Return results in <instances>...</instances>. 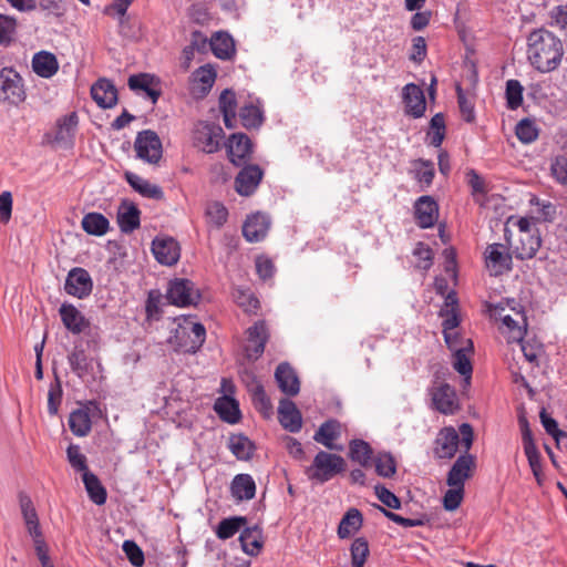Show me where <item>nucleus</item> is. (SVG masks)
<instances>
[{"label":"nucleus","instance_id":"680f3d73","mask_svg":"<svg viewBox=\"0 0 567 567\" xmlns=\"http://www.w3.org/2000/svg\"><path fill=\"white\" fill-rule=\"evenodd\" d=\"M464 488L458 486H450L443 497V506L446 511H455L462 503Z\"/></svg>","mask_w":567,"mask_h":567},{"label":"nucleus","instance_id":"09e8293b","mask_svg":"<svg viewBox=\"0 0 567 567\" xmlns=\"http://www.w3.org/2000/svg\"><path fill=\"white\" fill-rule=\"evenodd\" d=\"M468 185L472 188L474 200L481 206H485L487 202L486 184L475 171H471L468 174Z\"/></svg>","mask_w":567,"mask_h":567},{"label":"nucleus","instance_id":"49530a36","mask_svg":"<svg viewBox=\"0 0 567 567\" xmlns=\"http://www.w3.org/2000/svg\"><path fill=\"white\" fill-rule=\"evenodd\" d=\"M352 567H363L369 557V543L364 537H357L350 547Z\"/></svg>","mask_w":567,"mask_h":567},{"label":"nucleus","instance_id":"338daca9","mask_svg":"<svg viewBox=\"0 0 567 567\" xmlns=\"http://www.w3.org/2000/svg\"><path fill=\"white\" fill-rule=\"evenodd\" d=\"M62 399V389L59 380L54 384L50 385L48 393V412L51 415H55L59 411V405Z\"/></svg>","mask_w":567,"mask_h":567},{"label":"nucleus","instance_id":"393cba45","mask_svg":"<svg viewBox=\"0 0 567 567\" xmlns=\"http://www.w3.org/2000/svg\"><path fill=\"white\" fill-rule=\"evenodd\" d=\"M542 245L540 235L538 234H526L518 236L515 244L512 245L513 252L517 259L526 260L532 259L538 251Z\"/></svg>","mask_w":567,"mask_h":567},{"label":"nucleus","instance_id":"0e129e2a","mask_svg":"<svg viewBox=\"0 0 567 567\" xmlns=\"http://www.w3.org/2000/svg\"><path fill=\"white\" fill-rule=\"evenodd\" d=\"M122 548L133 566L141 567L144 564V554L135 542L125 540Z\"/></svg>","mask_w":567,"mask_h":567},{"label":"nucleus","instance_id":"de8ad7c7","mask_svg":"<svg viewBox=\"0 0 567 567\" xmlns=\"http://www.w3.org/2000/svg\"><path fill=\"white\" fill-rule=\"evenodd\" d=\"M517 138L524 144H530L538 137V130L532 120H520L515 128Z\"/></svg>","mask_w":567,"mask_h":567},{"label":"nucleus","instance_id":"37998d69","mask_svg":"<svg viewBox=\"0 0 567 567\" xmlns=\"http://www.w3.org/2000/svg\"><path fill=\"white\" fill-rule=\"evenodd\" d=\"M68 361L76 375L83 377L87 372L89 360L82 342L75 343L72 352L68 355Z\"/></svg>","mask_w":567,"mask_h":567},{"label":"nucleus","instance_id":"f257e3e1","mask_svg":"<svg viewBox=\"0 0 567 567\" xmlns=\"http://www.w3.org/2000/svg\"><path fill=\"white\" fill-rule=\"evenodd\" d=\"M564 54L565 49L560 38L545 28L536 29L527 37V59L540 73L557 70Z\"/></svg>","mask_w":567,"mask_h":567},{"label":"nucleus","instance_id":"7c9ffc66","mask_svg":"<svg viewBox=\"0 0 567 567\" xmlns=\"http://www.w3.org/2000/svg\"><path fill=\"white\" fill-rule=\"evenodd\" d=\"M156 82L154 76L142 73L128 78V87L133 91L145 92L152 103L155 104L161 95V91L155 87Z\"/></svg>","mask_w":567,"mask_h":567},{"label":"nucleus","instance_id":"58836bf2","mask_svg":"<svg viewBox=\"0 0 567 567\" xmlns=\"http://www.w3.org/2000/svg\"><path fill=\"white\" fill-rule=\"evenodd\" d=\"M140 210L136 206L130 205L121 208L117 214V223L121 230L130 234L140 227Z\"/></svg>","mask_w":567,"mask_h":567},{"label":"nucleus","instance_id":"2eb2a0df","mask_svg":"<svg viewBox=\"0 0 567 567\" xmlns=\"http://www.w3.org/2000/svg\"><path fill=\"white\" fill-rule=\"evenodd\" d=\"M402 97L408 114L415 118L423 116L426 109V102L424 92L419 85L414 83L406 84L403 87Z\"/></svg>","mask_w":567,"mask_h":567},{"label":"nucleus","instance_id":"f3484780","mask_svg":"<svg viewBox=\"0 0 567 567\" xmlns=\"http://www.w3.org/2000/svg\"><path fill=\"white\" fill-rule=\"evenodd\" d=\"M414 214L421 228H430L437 220L439 206L431 196H421L414 205Z\"/></svg>","mask_w":567,"mask_h":567},{"label":"nucleus","instance_id":"c03bdc74","mask_svg":"<svg viewBox=\"0 0 567 567\" xmlns=\"http://www.w3.org/2000/svg\"><path fill=\"white\" fill-rule=\"evenodd\" d=\"M207 223L219 229L221 228L228 218V210L220 202H210L206 206L205 210Z\"/></svg>","mask_w":567,"mask_h":567},{"label":"nucleus","instance_id":"1a4fd4ad","mask_svg":"<svg viewBox=\"0 0 567 567\" xmlns=\"http://www.w3.org/2000/svg\"><path fill=\"white\" fill-rule=\"evenodd\" d=\"M432 405L443 414H454L458 410L457 395L453 386L444 382H434L430 388Z\"/></svg>","mask_w":567,"mask_h":567},{"label":"nucleus","instance_id":"ddd939ff","mask_svg":"<svg viewBox=\"0 0 567 567\" xmlns=\"http://www.w3.org/2000/svg\"><path fill=\"white\" fill-rule=\"evenodd\" d=\"M485 260L487 268L495 276L509 270L512 266V256L502 244L488 245L485 250Z\"/></svg>","mask_w":567,"mask_h":567},{"label":"nucleus","instance_id":"bb28decb","mask_svg":"<svg viewBox=\"0 0 567 567\" xmlns=\"http://www.w3.org/2000/svg\"><path fill=\"white\" fill-rule=\"evenodd\" d=\"M241 549L249 556H257L262 548V530L259 526L245 527L239 536Z\"/></svg>","mask_w":567,"mask_h":567},{"label":"nucleus","instance_id":"423d86ee","mask_svg":"<svg viewBox=\"0 0 567 567\" xmlns=\"http://www.w3.org/2000/svg\"><path fill=\"white\" fill-rule=\"evenodd\" d=\"M137 158L157 164L162 158L163 147L158 135L152 130L138 132L134 142Z\"/></svg>","mask_w":567,"mask_h":567},{"label":"nucleus","instance_id":"4be33fe9","mask_svg":"<svg viewBox=\"0 0 567 567\" xmlns=\"http://www.w3.org/2000/svg\"><path fill=\"white\" fill-rule=\"evenodd\" d=\"M279 389L287 395L295 396L300 391V381L296 371L289 363H280L275 372Z\"/></svg>","mask_w":567,"mask_h":567},{"label":"nucleus","instance_id":"c9c22d12","mask_svg":"<svg viewBox=\"0 0 567 567\" xmlns=\"http://www.w3.org/2000/svg\"><path fill=\"white\" fill-rule=\"evenodd\" d=\"M85 233L94 236H103L109 230V219L100 213H89L84 215L81 221Z\"/></svg>","mask_w":567,"mask_h":567},{"label":"nucleus","instance_id":"473e14b6","mask_svg":"<svg viewBox=\"0 0 567 567\" xmlns=\"http://www.w3.org/2000/svg\"><path fill=\"white\" fill-rule=\"evenodd\" d=\"M82 481L90 499L96 505L105 504L107 494L99 477L92 472L85 471Z\"/></svg>","mask_w":567,"mask_h":567},{"label":"nucleus","instance_id":"bf43d9fd","mask_svg":"<svg viewBox=\"0 0 567 567\" xmlns=\"http://www.w3.org/2000/svg\"><path fill=\"white\" fill-rule=\"evenodd\" d=\"M413 256L417 259V268L427 270L432 266L433 252L426 244L417 243L413 249Z\"/></svg>","mask_w":567,"mask_h":567},{"label":"nucleus","instance_id":"0eeeda50","mask_svg":"<svg viewBox=\"0 0 567 567\" xmlns=\"http://www.w3.org/2000/svg\"><path fill=\"white\" fill-rule=\"evenodd\" d=\"M25 99L22 79L11 68L0 71V101L18 104Z\"/></svg>","mask_w":567,"mask_h":567},{"label":"nucleus","instance_id":"79ce46f5","mask_svg":"<svg viewBox=\"0 0 567 567\" xmlns=\"http://www.w3.org/2000/svg\"><path fill=\"white\" fill-rule=\"evenodd\" d=\"M349 456L351 461L367 467L372 458V449L368 442L355 439L349 444Z\"/></svg>","mask_w":567,"mask_h":567},{"label":"nucleus","instance_id":"4c0bfd02","mask_svg":"<svg viewBox=\"0 0 567 567\" xmlns=\"http://www.w3.org/2000/svg\"><path fill=\"white\" fill-rule=\"evenodd\" d=\"M216 79V72L210 65L198 68L192 75L194 90H198L202 94H206L213 87Z\"/></svg>","mask_w":567,"mask_h":567},{"label":"nucleus","instance_id":"9d476101","mask_svg":"<svg viewBox=\"0 0 567 567\" xmlns=\"http://www.w3.org/2000/svg\"><path fill=\"white\" fill-rule=\"evenodd\" d=\"M93 281L87 270L75 267L66 276L64 290L68 295L84 299L91 295Z\"/></svg>","mask_w":567,"mask_h":567},{"label":"nucleus","instance_id":"a19ab883","mask_svg":"<svg viewBox=\"0 0 567 567\" xmlns=\"http://www.w3.org/2000/svg\"><path fill=\"white\" fill-rule=\"evenodd\" d=\"M228 447L238 460H249L254 454L255 445L245 435L237 434L229 437Z\"/></svg>","mask_w":567,"mask_h":567},{"label":"nucleus","instance_id":"7ed1b4c3","mask_svg":"<svg viewBox=\"0 0 567 567\" xmlns=\"http://www.w3.org/2000/svg\"><path fill=\"white\" fill-rule=\"evenodd\" d=\"M346 462L342 456L326 451H319L313 462L305 471L307 477L317 483L323 484L342 473Z\"/></svg>","mask_w":567,"mask_h":567},{"label":"nucleus","instance_id":"ea45409f","mask_svg":"<svg viewBox=\"0 0 567 567\" xmlns=\"http://www.w3.org/2000/svg\"><path fill=\"white\" fill-rule=\"evenodd\" d=\"M69 426L74 435L86 436L92 427L89 413L82 409L73 411L69 416Z\"/></svg>","mask_w":567,"mask_h":567},{"label":"nucleus","instance_id":"774afa93","mask_svg":"<svg viewBox=\"0 0 567 567\" xmlns=\"http://www.w3.org/2000/svg\"><path fill=\"white\" fill-rule=\"evenodd\" d=\"M550 25L561 30L567 29V4H560L550 10Z\"/></svg>","mask_w":567,"mask_h":567},{"label":"nucleus","instance_id":"cd10ccee","mask_svg":"<svg viewBox=\"0 0 567 567\" xmlns=\"http://www.w3.org/2000/svg\"><path fill=\"white\" fill-rule=\"evenodd\" d=\"M231 496L238 501H249L255 497L256 484L249 474H238L230 485Z\"/></svg>","mask_w":567,"mask_h":567},{"label":"nucleus","instance_id":"9b49d317","mask_svg":"<svg viewBox=\"0 0 567 567\" xmlns=\"http://www.w3.org/2000/svg\"><path fill=\"white\" fill-rule=\"evenodd\" d=\"M155 259L166 266L175 265L181 256L178 243L172 237H156L152 243Z\"/></svg>","mask_w":567,"mask_h":567},{"label":"nucleus","instance_id":"aec40b11","mask_svg":"<svg viewBox=\"0 0 567 567\" xmlns=\"http://www.w3.org/2000/svg\"><path fill=\"white\" fill-rule=\"evenodd\" d=\"M473 466L474 457L472 455L467 453L460 455L447 473V485L464 488L465 481L471 476Z\"/></svg>","mask_w":567,"mask_h":567},{"label":"nucleus","instance_id":"dca6fc26","mask_svg":"<svg viewBox=\"0 0 567 567\" xmlns=\"http://www.w3.org/2000/svg\"><path fill=\"white\" fill-rule=\"evenodd\" d=\"M262 178V171L257 165L244 167L235 179V189L241 196H250Z\"/></svg>","mask_w":567,"mask_h":567},{"label":"nucleus","instance_id":"4d7b16f0","mask_svg":"<svg viewBox=\"0 0 567 567\" xmlns=\"http://www.w3.org/2000/svg\"><path fill=\"white\" fill-rule=\"evenodd\" d=\"M17 29V21L14 18L0 14V44L9 45L13 40Z\"/></svg>","mask_w":567,"mask_h":567},{"label":"nucleus","instance_id":"e2e57ef3","mask_svg":"<svg viewBox=\"0 0 567 567\" xmlns=\"http://www.w3.org/2000/svg\"><path fill=\"white\" fill-rule=\"evenodd\" d=\"M415 167V178L423 185L430 186L434 177V166L430 161L420 159Z\"/></svg>","mask_w":567,"mask_h":567},{"label":"nucleus","instance_id":"c85d7f7f","mask_svg":"<svg viewBox=\"0 0 567 567\" xmlns=\"http://www.w3.org/2000/svg\"><path fill=\"white\" fill-rule=\"evenodd\" d=\"M214 409L218 416L229 424H236L240 420L239 404L229 395L218 398L215 402Z\"/></svg>","mask_w":567,"mask_h":567},{"label":"nucleus","instance_id":"2f4dec72","mask_svg":"<svg viewBox=\"0 0 567 567\" xmlns=\"http://www.w3.org/2000/svg\"><path fill=\"white\" fill-rule=\"evenodd\" d=\"M126 181L130 186L142 196L153 199H161L164 196L162 188L147 179L134 174L126 173Z\"/></svg>","mask_w":567,"mask_h":567},{"label":"nucleus","instance_id":"6e6d98bb","mask_svg":"<svg viewBox=\"0 0 567 567\" xmlns=\"http://www.w3.org/2000/svg\"><path fill=\"white\" fill-rule=\"evenodd\" d=\"M539 416L545 431L556 441L559 447L561 440L567 437V433L559 430L557 421L548 415L545 410H542Z\"/></svg>","mask_w":567,"mask_h":567},{"label":"nucleus","instance_id":"c756f323","mask_svg":"<svg viewBox=\"0 0 567 567\" xmlns=\"http://www.w3.org/2000/svg\"><path fill=\"white\" fill-rule=\"evenodd\" d=\"M466 344L461 347V350L453 352V367L454 369L464 377L465 384H470L472 375V363L470 361V354L473 352L472 340H465Z\"/></svg>","mask_w":567,"mask_h":567},{"label":"nucleus","instance_id":"a211bd4d","mask_svg":"<svg viewBox=\"0 0 567 567\" xmlns=\"http://www.w3.org/2000/svg\"><path fill=\"white\" fill-rule=\"evenodd\" d=\"M278 419L287 431L297 433L301 430L302 417L296 404L289 399H282L278 406Z\"/></svg>","mask_w":567,"mask_h":567},{"label":"nucleus","instance_id":"a18cd8bd","mask_svg":"<svg viewBox=\"0 0 567 567\" xmlns=\"http://www.w3.org/2000/svg\"><path fill=\"white\" fill-rule=\"evenodd\" d=\"M520 320L513 319L509 315H505L502 318L503 324L509 330L512 341L522 342L526 333V318L523 312L516 313Z\"/></svg>","mask_w":567,"mask_h":567},{"label":"nucleus","instance_id":"f704fd0d","mask_svg":"<svg viewBox=\"0 0 567 567\" xmlns=\"http://www.w3.org/2000/svg\"><path fill=\"white\" fill-rule=\"evenodd\" d=\"M210 48L213 53L218 59H229L235 51L233 38L226 32H216L210 40Z\"/></svg>","mask_w":567,"mask_h":567},{"label":"nucleus","instance_id":"f03ea898","mask_svg":"<svg viewBox=\"0 0 567 567\" xmlns=\"http://www.w3.org/2000/svg\"><path fill=\"white\" fill-rule=\"evenodd\" d=\"M473 443V429L470 424L460 425L458 432L452 427H443L434 442V454L439 458H452L462 444L467 452Z\"/></svg>","mask_w":567,"mask_h":567},{"label":"nucleus","instance_id":"412c9836","mask_svg":"<svg viewBox=\"0 0 567 567\" xmlns=\"http://www.w3.org/2000/svg\"><path fill=\"white\" fill-rule=\"evenodd\" d=\"M341 423L334 419H330L323 422L313 435V440L317 443L322 444L329 450L342 451V445H336L334 440L341 436Z\"/></svg>","mask_w":567,"mask_h":567},{"label":"nucleus","instance_id":"5fc2aeb1","mask_svg":"<svg viewBox=\"0 0 567 567\" xmlns=\"http://www.w3.org/2000/svg\"><path fill=\"white\" fill-rule=\"evenodd\" d=\"M188 338L190 339V343L189 346H185V351L189 353L197 352L206 339L205 327L199 322L192 323Z\"/></svg>","mask_w":567,"mask_h":567},{"label":"nucleus","instance_id":"6ab92c4d","mask_svg":"<svg viewBox=\"0 0 567 567\" xmlns=\"http://www.w3.org/2000/svg\"><path fill=\"white\" fill-rule=\"evenodd\" d=\"M251 142L246 134H233L227 144V153L231 163L243 165L251 154Z\"/></svg>","mask_w":567,"mask_h":567},{"label":"nucleus","instance_id":"f8f14e48","mask_svg":"<svg viewBox=\"0 0 567 567\" xmlns=\"http://www.w3.org/2000/svg\"><path fill=\"white\" fill-rule=\"evenodd\" d=\"M247 336L246 357L248 360L255 361L264 353L268 340L266 323L264 321L256 322L247 330Z\"/></svg>","mask_w":567,"mask_h":567},{"label":"nucleus","instance_id":"4468645a","mask_svg":"<svg viewBox=\"0 0 567 567\" xmlns=\"http://www.w3.org/2000/svg\"><path fill=\"white\" fill-rule=\"evenodd\" d=\"M270 227V218L262 213H256L247 217L243 226V235L249 243L262 240Z\"/></svg>","mask_w":567,"mask_h":567},{"label":"nucleus","instance_id":"e433bc0d","mask_svg":"<svg viewBox=\"0 0 567 567\" xmlns=\"http://www.w3.org/2000/svg\"><path fill=\"white\" fill-rule=\"evenodd\" d=\"M246 524L247 518L244 516H233L224 518L219 522V524L216 527V536L223 540L228 539L238 532L243 530Z\"/></svg>","mask_w":567,"mask_h":567},{"label":"nucleus","instance_id":"603ef678","mask_svg":"<svg viewBox=\"0 0 567 567\" xmlns=\"http://www.w3.org/2000/svg\"><path fill=\"white\" fill-rule=\"evenodd\" d=\"M375 472L382 477H391L396 472L395 461L390 453H379L374 458Z\"/></svg>","mask_w":567,"mask_h":567},{"label":"nucleus","instance_id":"a878e982","mask_svg":"<svg viewBox=\"0 0 567 567\" xmlns=\"http://www.w3.org/2000/svg\"><path fill=\"white\" fill-rule=\"evenodd\" d=\"M34 73L43 79L52 78L59 70V63L53 53L40 51L32 58Z\"/></svg>","mask_w":567,"mask_h":567},{"label":"nucleus","instance_id":"6e6552de","mask_svg":"<svg viewBox=\"0 0 567 567\" xmlns=\"http://www.w3.org/2000/svg\"><path fill=\"white\" fill-rule=\"evenodd\" d=\"M167 300L178 307L196 305L200 298L194 284L185 278H176L168 285L166 292Z\"/></svg>","mask_w":567,"mask_h":567},{"label":"nucleus","instance_id":"3c124183","mask_svg":"<svg viewBox=\"0 0 567 567\" xmlns=\"http://www.w3.org/2000/svg\"><path fill=\"white\" fill-rule=\"evenodd\" d=\"M240 118L245 127H258L262 123V112L259 106L249 103L240 109Z\"/></svg>","mask_w":567,"mask_h":567},{"label":"nucleus","instance_id":"39448f33","mask_svg":"<svg viewBox=\"0 0 567 567\" xmlns=\"http://www.w3.org/2000/svg\"><path fill=\"white\" fill-rule=\"evenodd\" d=\"M224 131L220 125L209 122H198L193 131L194 145L207 154L220 148Z\"/></svg>","mask_w":567,"mask_h":567},{"label":"nucleus","instance_id":"20e7f679","mask_svg":"<svg viewBox=\"0 0 567 567\" xmlns=\"http://www.w3.org/2000/svg\"><path fill=\"white\" fill-rule=\"evenodd\" d=\"M65 328L74 334L84 333L87 338V349L99 348L100 334L97 328H92L85 317L71 303H63L59 310Z\"/></svg>","mask_w":567,"mask_h":567},{"label":"nucleus","instance_id":"052dcab7","mask_svg":"<svg viewBox=\"0 0 567 567\" xmlns=\"http://www.w3.org/2000/svg\"><path fill=\"white\" fill-rule=\"evenodd\" d=\"M550 171L554 178L561 184L567 186V156L558 155L553 158L550 164Z\"/></svg>","mask_w":567,"mask_h":567},{"label":"nucleus","instance_id":"864d4df0","mask_svg":"<svg viewBox=\"0 0 567 567\" xmlns=\"http://www.w3.org/2000/svg\"><path fill=\"white\" fill-rule=\"evenodd\" d=\"M133 0H114L113 8L120 16V33L125 38H134L136 32L126 31L127 24L131 23V18L126 16L127 8Z\"/></svg>","mask_w":567,"mask_h":567},{"label":"nucleus","instance_id":"8fccbe9b","mask_svg":"<svg viewBox=\"0 0 567 567\" xmlns=\"http://www.w3.org/2000/svg\"><path fill=\"white\" fill-rule=\"evenodd\" d=\"M523 85L518 80H508L506 82V101L507 107L511 110L518 109L523 103Z\"/></svg>","mask_w":567,"mask_h":567},{"label":"nucleus","instance_id":"72a5a7b5","mask_svg":"<svg viewBox=\"0 0 567 567\" xmlns=\"http://www.w3.org/2000/svg\"><path fill=\"white\" fill-rule=\"evenodd\" d=\"M362 514L357 508H350L341 518L338 527V536L341 539L350 537L362 526Z\"/></svg>","mask_w":567,"mask_h":567},{"label":"nucleus","instance_id":"b1692460","mask_svg":"<svg viewBox=\"0 0 567 567\" xmlns=\"http://www.w3.org/2000/svg\"><path fill=\"white\" fill-rule=\"evenodd\" d=\"M92 99L103 109H110L116 104L117 91L113 83L106 79L99 80L91 87Z\"/></svg>","mask_w":567,"mask_h":567},{"label":"nucleus","instance_id":"69168bd1","mask_svg":"<svg viewBox=\"0 0 567 567\" xmlns=\"http://www.w3.org/2000/svg\"><path fill=\"white\" fill-rule=\"evenodd\" d=\"M457 102L460 112L462 114V117L464 121L471 123L475 118V112H474V104L471 100H468L461 89V86H457Z\"/></svg>","mask_w":567,"mask_h":567},{"label":"nucleus","instance_id":"5701e85b","mask_svg":"<svg viewBox=\"0 0 567 567\" xmlns=\"http://www.w3.org/2000/svg\"><path fill=\"white\" fill-rule=\"evenodd\" d=\"M78 127V116L75 113L61 117L56 123L54 142L64 148L72 147Z\"/></svg>","mask_w":567,"mask_h":567},{"label":"nucleus","instance_id":"13d9d810","mask_svg":"<svg viewBox=\"0 0 567 567\" xmlns=\"http://www.w3.org/2000/svg\"><path fill=\"white\" fill-rule=\"evenodd\" d=\"M66 457L70 465L75 470L84 474L85 471H89L86 464V456L81 453V449L79 445L71 444L66 449Z\"/></svg>","mask_w":567,"mask_h":567}]
</instances>
